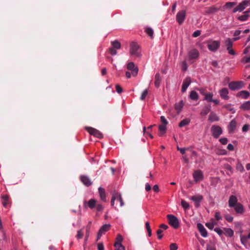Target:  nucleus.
<instances>
[{
	"label": "nucleus",
	"instance_id": "1a4fd4ad",
	"mask_svg": "<svg viewBox=\"0 0 250 250\" xmlns=\"http://www.w3.org/2000/svg\"><path fill=\"white\" fill-rule=\"evenodd\" d=\"M211 131L213 136L216 138L222 133L221 128L219 126L215 125L212 126Z\"/></svg>",
	"mask_w": 250,
	"mask_h": 250
},
{
	"label": "nucleus",
	"instance_id": "b1692460",
	"mask_svg": "<svg viewBox=\"0 0 250 250\" xmlns=\"http://www.w3.org/2000/svg\"><path fill=\"white\" fill-rule=\"evenodd\" d=\"M219 118L215 113L211 112L208 116V120L211 122L219 121Z\"/></svg>",
	"mask_w": 250,
	"mask_h": 250
},
{
	"label": "nucleus",
	"instance_id": "c9c22d12",
	"mask_svg": "<svg viewBox=\"0 0 250 250\" xmlns=\"http://www.w3.org/2000/svg\"><path fill=\"white\" fill-rule=\"evenodd\" d=\"M148 94V89H146L144 90L141 94V96L140 97L141 100L142 101L146 99V96H147Z\"/></svg>",
	"mask_w": 250,
	"mask_h": 250
},
{
	"label": "nucleus",
	"instance_id": "f8f14e48",
	"mask_svg": "<svg viewBox=\"0 0 250 250\" xmlns=\"http://www.w3.org/2000/svg\"><path fill=\"white\" fill-rule=\"evenodd\" d=\"M186 12L185 10H182L178 12L176 15V21L181 24L184 22L186 17Z\"/></svg>",
	"mask_w": 250,
	"mask_h": 250
},
{
	"label": "nucleus",
	"instance_id": "0e129e2a",
	"mask_svg": "<svg viewBox=\"0 0 250 250\" xmlns=\"http://www.w3.org/2000/svg\"><path fill=\"white\" fill-rule=\"evenodd\" d=\"M198 90L200 91V93L202 95H204V96H205V95L207 94V93H206L205 89L201 88V89H198Z\"/></svg>",
	"mask_w": 250,
	"mask_h": 250
},
{
	"label": "nucleus",
	"instance_id": "473e14b6",
	"mask_svg": "<svg viewBox=\"0 0 250 250\" xmlns=\"http://www.w3.org/2000/svg\"><path fill=\"white\" fill-rule=\"evenodd\" d=\"M213 94L212 93H208L205 95L204 100L207 101L208 102H211L213 101Z\"/></svg>",
	"mask_w": 250,
	"mask_h": 250
},
{
	"label": "nucleus",
	"instance_id": "f3484780",
	"mask_svg": "<svg viewBox=\"0 0 250 250\" xmlns=\"http://www.w3.org/2000/svg\"><path fill=\"white\" fill-rule=\"evenodd\" d=\"M229 206L230 208L234 207L238 204L237 197L234 195H231L229 200Z\"/></svg>",
	"mask_w": 250,
	"mask_h": 250
},
{
	"label": "nucleus",
	"instance_id": "6e6d98bb",
	"mask_svg": "<svg viewBox=\"0 0 250 250\" xmlns=\"http://www.w3.org/2000/svg\"><path fill=\"white\" fill-rule=\"evenodd\" d=\"M235 125H236L235 122L234 121H231V122L230 123V125H229L230 128H231V129H233L235 128Z\"/></svg>",
	"mask_w": 250,
	"mask_h": 250
},
{
	"label": "nucleus",
	"instance_id": "4be33fe9",
	"mask_svg": "<svg viewBox=\"0 0 250 250\" xmlns=\"http://www.w3.org/2000/svg\"><path fill=\"white\" fill-rule=\"evenodd\" d=\"M81 181L86 186H89L91 185L92 183L89 178L85 176H81Z\"/></svg>",
	"mask_w": 250,
	"mask_h": 250
},
{
	"label": "nucleus",
	"instance_id": "774afa93",
	"mask_svg": "<svg viewBox=\"0 0 250 250\" xmlns=\"http://www.w3.org/2000/svg\"><path fill=\"white\" fill-rule=\"evenodd\" d=\"M153 189L155 192H158L159 191V187L157 185H155L153 187Z\"/></svg>",
	"mask_w": 250,
	"mask_h": 250
},
{
	"label": "nucleus",
	"instance_id": "423d86ee",
	"mask_svg": "<svg viewBox=\"0 0 250 250\" xmlns=\"http://www.w3.org/2000/svg\"><path fill=\"white\" fill-rule=\"evenodd\" d=\"M243 85V83L241 81L232 82L229 84V87L232 90H235L242 88Z\"/></svg>",
	"mask_w": 250,
	"mask_h": 250
},
{
	"label": "nucleus",
	"instance_id": "0eeeda50",
	"mask_svg": "<svg viewBox=\"0 0 250 250\" xmlns=\"http://www.w3.org/2000/svg\"><path fill=\"white\" fill-rule=\"evenodd\" d=\"M85 129L90 135H93L98 138H101L103 137L102 133L95 128L91 127H86Z\"/></svg>",
	"mask_w": 250,
	"mask_h": 250
},
{
	"label": "nucleus",
	"instance_id": "393cba45",
	"mask_svg": "<svg viewBox=\"0 0 250 250\" xmlns=\"http://www.w3.org/2000/svg\"><path fill=\"white\" fill-rule=\"evenodd\" d=\"M98 190H99V193L100 194L101 199L102 201L105 202L106 201V196H105V194L104 189L103 188L100 187L99 188Z\"/></svg>",
	"mask_w": 250,
	"mask_h": 250
},
{
	"label": "nucleus",
	"instance_id": "7c9ffc66",
	"mask_svg": "<svg viewBox=\"0 0 250 250\" xmlns=\"http://www.w3.org/2000/svg\"><path fill=\"white\" fill-rule=\"evenodd\" d=\"M237 3L236 2H227L224 6V8L230 9L235 6Z\"/></svg>",
	"mask_w": 250,
	"mask_h": 250
},
{
	"label": "nucleus",
	"instance_id": "c85d7f7f",
	"mask_svg": "<svg viewBox=\"0 0 250 250\" xmlns=\"http://www.w3.org/2000/svg\"><path fill=\"white\" fill-rule=\"evenodd\" d=\"M241 108L244 110L250 109V101H247L243 103L240 106Z\"/></svg>",
	"mask_w": 250,
	"mask_h": 250
},
{
	"label": "nucleus",
	"instance_id": "2f4dec72",
	"mask_svg": "<svg viewBox=\"0 0 250 250\" xmlns=\"http://www.w3.org/2000/svg\"><path fill=\"white\" fill-rule=\"evenodd\" d=\"M189 123L190 120L189 119H185L181 121V122L179 123V126L181 127L186 126L188 125Z\"/></svg>",
	"mask_w": 250,
	"mask_h": 250
},
{
	"label": "nucleus",
	"instance_id": "79ce46f5",
	"mask_svg": "<svg viewBox=\"0 0 250 250\" xmlns=\"http://www.w3.org/2000/svg\"><path fill=\"white\" fill-rule=\"evenodd\" d=\"M146 227L147 229L148 236H150L151 235V229H150L149 222H147L146 223Z\"/></svg>",
	"mask_w": 250,
	"mask_h": 250
},
{
	"label": "nucleus",
	"instance_id": "680f3d73",
	"mask_svg": "<svg viewBox=\"0 0 250 250\" xmlns=\"http://www.w3.org/2000/svg\"><path fill=\"white\" fill-rule=\"evenodd\" d=\"M189 150V148H180V151L182 154H184L186 150Z\"/></svg>",
	"mask_w": 250,
	"mask_h": 250
},
{
	"label": "nucleus",
	"instance_id": "3c124183",
	"mask_svg": "<svg viewBox=\"0 0 250 250\" xmlns=\"http://www.w3.org/2000/svg\"><path fill=\"white\" fill-rule=\"evenodd\" d=\"M206 226L207 228H208L210 229H212L214 228V226L210 222H208L206 224Z\"/></svg>",
	"mask_w": 250,
	"mask_h": 250
},
{
	"label": "nucleus",
	"instance_id": "09e8293b",
	"mask_svg": "<svg viewBox=\"0 0 250 250\" xmlns=\"http://www.w3.org/2000/svg\"><path fill=\"white\" fill-rule=\"evenodd\" d=\"M163 232V230L162 229H158L157 231V234L158 235V238L159 239H161L162 237H163V235H162V233Z\"/></svg>",
	"mask_w": 250,
	"mask_h": 250
},
{
	"label": "nucleus",
	"instance_id": "49530a36",
	"mask_svg": "<svg viewBox=\"0 0 250 250\" xmlns=\"http://www.w3.org/2000/svg\"><path fill=\"white\" fill-rule=\"evenodd\" d=\"M215 217L217 220H220L222 218L220 213L218 211L215 212Z\"/></svg>",
	"mask_w": 250,
	"mask_h": 250
},
{
	"label": "nucleus",
	"instance_id": "7ed1b4c3",
	"mask_svg": "<svg viewBox=\"0 0 250 250\" xmlns=\"http://www.w3.org/2000/svg\"><path fill=\"white\" fill-rule=\"evenodd\" d=\"M250 0H244L239 3L233 10V13L243 11L247 6L249 5Z\"/></svg>",
	"mask_w": 250,
	"mask_h": 250
},
{
	"label": "nucleus",
	"instance_id": "8fccbe9b",
	"mask_svg": "<svg viewBox=\"0 0 250 250\" xmlns=\"http://www.w3.org/2000/svg\"><path fill=\"white\" fill-rule=\"evenodd\" d=\"M178 247L175 243H172L170 245V250H177Z\"/></svg>",
	"mask_w": 250,
	"mask_h": 250
},
{
	"label": "nucleus",
	"instance_id": "ddd939ff",
	"mask_svg": "<svg viewBox=\"0 0 250 250\" xmlns=\"http://www.w3.org/2000/svg\"><path fill=\"white\" fill-rule=\"evenodd\" d=\"M127 68L132 71L131 74L133 76L135 77L137 76L138 72V68L135 66V64L133 62H129L127 64Z\"/></svg>",
	"mask_w": 250,
	"mask_h": 250
},
{
	"label": "nucleus",
	"instance_id": "e433bc0d",
	"mask_svg": "<svg viewBox=\"0 0 250 250\" xmlns=\"http://www.w3.org/2000/svg\"><path fill=\"white\" fill-rule=\"evenodd\" d=\"M248 239H249V238L248 237V236H246L243 235H241L240 236L241 242L244 245H245L246 244V243L247 242Z\"/></svg>",
	"mask_w": 250,
	"mask_h": 250
},
{
	"label": "nucleus",
	"instance_id": "37998d69",
	"mask_svg": "<svg viewBox=\"0 0 250 250\" xmlns=\"http://www.w3.org/2000/svg\"><path fill=\"white\" fill-rule=\"evenodd\" d=\"M182 69L183 71H186L187 69L188 66L186 61H183L181 63Z\"/></svg>",
	"mask_w": 250,
	"mask_h": 250
},
{
	"label": "nucleus",
	"instance_id": "13d9d810",
	"mask_svg": "<svg viewBox=\"0 0 250 250\" xmlns=\"http://www.w3.org/2000/svg\"><path fill=\"white\" fill-rule=\"evenodd\" d=\"M83 233L82 231V230H80L78 231V233H77V237L78 238H82L83 237Z\"/></svg>",
	"mask_w": 250,
	"mask_h": 250
},
{
	"label": "nucleus",
	"instance_id": "a878e982",
	"mask_svg": "<svg viewBox=\"0 0 250 250\" xmlns=\"http://www.w3.org/2000/svg\"><path fill=\"white\" fill-rule=\"evenodd\" d=\"M184 105V103L183 101H180L178 103H176L175 105V109L179 113L182 110Z\"/></svg>",
	"mask_w": 250,
	"mask_h": 250
},
{
	"label": "nucleus",
	"instance_id": "c756f323",
	"mask_svg": "<svg viewBox=\"0 0 250 250\" xmlns=\"http://www.w3.org/2000/svg\"><path fill=\"white\" fill-rule=\"evenodd\" d=\"M189 98L192 100H197L199 98V96L196 92L192 91L189 94Z\"/></svg>",
	"mask_w": 250,
	"mask_h": 250
},
{
	"label": "nucleus",
	"instance_id": "a211bd4d",
	"mask_svg": "<svg viewBox=\"0 0 250 250\" xmlns=\"http://www.w3.org/2000/svg\"><path fill=\"white\" fill-rule=\"evenodd\" d=\"M191 83V80L190 78H186L183 81L182 86V92L184 93L186 92L187 89Z\"/></svg>",
	"mask_w": 250,
	"mask_h": 250
},
{
	"label": "nucleus",
	"instance_id": "cd10ccee",
	"mask_svg": "<svg viewBox=\"0 0 250 250\" xmlns=\"http://www.w3.org/2000/svg\"><path fill=\"white\" fill-rule=\"evenodd\" d=\"M161 81V77L159 74L157 73L155 75V82L154 84L156 87H159L160 85V83Z\"/></svg>",
	"mask_w": 250,
	"mask_h": 250
},
{
	"label": "nucleus",
	"instance_id": "4c0bfd02",
	"mask_svg": "<svg viewBox=\"0 0 250 250\" xmlns=\"http://www.w3.org/2000/svg\"><path fill=\"white\" fill-rule=\"evenodd\" d=\"M146 33L149 35L151 38H153V30L151 28H146L145 29Z\"/></svg>",
	"mask_w": 250,
	"mask_h": 250
},
{
	"label": "nucleus",
	"instance_id": "9b49d317",
	"mask_svg": "<svg viewBox=\"0 0 250 250\" xmlns=\"http://www.w3.org/2000/svg\"><path fill=\"white\" fill-rule=\"evenodd\" d=\"M193 177L196 182L201 181L204 179V175L202 171L197 170L193 173Z\"/></svg>",
	"mask_w": 250,
	"mask_h": 250
},
{
	"label": "nucleus",
	"instance_id": "a19ab883",
	"mask_svg": "<svg viewBox=\"0 0 250 250\" xmlns=\"http://www.w3.org/2000/svg\"><path fill=\"white\" fill-rule=\"evenodd\" d=\"M249 15L247 14H244L238 17V19L240 21H245L247 20Z\"/></svg>",
	"mask_w": 250,
	"mask_h": 250
},
{
	"label": "nucleus",
	"instance_id": "4468645a",
	"mask_svg": "<svg viewBox=\"0 0 250 250\" xmlns=\"http://www.w3.org/2000/svg\"><path fill=\"white\" fill-rule=\"evenodd\" d=\"M110 228V224H105L103 225L100 229L97 235V239H99L101 236L104 234L106 231H108Z\"/></svg>",
	"mask_w": 250,
	"mask_h": 250
},
{
	"label": "nucleus",
	"instance_id": "20e7f679",
	"mask_svg": "<svg viewBox=\"0 0 250 250\" xmlns=\"http://www.w3.org/2000/svg\"><path fill=\"white\" fill-rule=\"evenodd\" d=\"M167 218L168 223L174 229H177L179 227V222L178 218L173 215L168 214L167 215Z\"/></svg>",
	"mask_w": 250,
	"mask_h": 250
},
{
	"label": "nucleus",
	"instance_id": "5fc2aeb1",
	"mask_svg": "<svg viewBox=\"0 0 250 250\" xmlns=\"http://www.w3.org/2000/svg\"><path fill=\"white\" fill-rule=\"evenodd\" d=\"M220 142H221V144H222L223 145H226L228 143V140L227 138H221L220 140H219Z\"/></svg>",
	"mask_w": 250,
	"mask_h": 250
},
{
	"label": "nucleus",
	"instance_id": "052dcab7",
	"mask_svg": "<svg viewBox=\"0 0 250 250\" xmlns=\"http://www.w3.org/2000/svg\"><path fill=\"white\" fill-rule=\"evenodd\" d=\"M214 231L219 235H221L223 233V231L219 228H215Z\"/></svg>",
	"mask_w": 250,
	"mask_h": 250
},
{
	"label": "nucleus",
	"instance_id": "412c9836",
	"mask_svg": "<svg viewBox=\"0 0 250 250\" xmlns=\"http://www.w3.org/2000/svg\"><path fill=\"white\" fill-rule=\"evenodd\" d=\"M233 208H234L235 212L237 213L242 214L244 212V208H243V205L239 203L236 204V206H234Z\"/></svg>",
	"mask_w": 250,
	"mask_h": 250
},
{
	"label": "nucleus",
	"instance_id": "bf43d9fd",
	"mask_svg": "<svg viewBox=\"0 0 250 250\" xmlns=\"http://www.w3.org/2000/svg\"><path fill=\"white\" fill-rule=\"evenodd\" d=\"M201 34V32L199 30H197L195 31L193 34V36L194 37H197Z\"/></svg>",
	"mask_w": 250,
	"mask_h": 250
},
{
	"label": "nucleus",
	"instance_id": "603ef678",
	"mask_svg": "<svg viewBox=\"0 0 250 250\" xmlns=\"http://www.w3.org/2000/svg\"><path fill=\"white\" fill-rule=\"evenodd\" d=\"M161 121L162 122L163 125H167L168 123L165 117L163 116L161 117Z\"/></svg>",
	"mask_w": 250,
	"mask_h": 250
},
{
	"label": "nucleus",
	"instance_id": "dca6fc26",
	"mask_svg": "<svg viewBox=\"0 0 250 250\" xmlns=\"http://www.w3.org/2000/svg\"><path fill=\"white\" fill-rule=\"evenodd\" d=\"M97 203V201L96 200L91 199L88 202H84V206L86 207L87 205L90 209H93L95 208Z\"/></svg>",
	"mask_w": 250,
	"mask_h": 250
},
{
	"label": "nucleus",
	"instance_id": "c03bdc74",
	"mask_svg": "<svg viewBox=\"0 0 250 250\" xmlns=\"http://www.w3.org/2000/svg\"><path fill=\"white\" fill-rule=\"evenodd\" d=\"M95 208L97 211H101L103 210L104 207L101 204L97 203Z\"/></svg>",
	"mask_w": 250,
	"mask_h": 250
},
{
	"label": "nucleus",
	"instance_id": "de8ad7c7",
	"mask_svg": "<svg viewBox=\"0 0 250 250\" xmlns=\"http://www.w3.org/2000/svg\"><path fill=\"white\" fill-rule=\"evenodd\" d=\"M123 240V238L122 236L121 235L118 234L117 235V238H116V242L115 243H121L122 241Z\"/></svg>",
	"mask_w": 250,
	"mask_h": 250
},
{
	"label": "nucleus",
	"instance_id": "6ab92c4d",
	"mask_svg": "<svg viewBox=\"0 0 250 250\" xmlns=\"http://www.w3.org/2000/svg\"><path fill=\"white\" fill-rule=\"evenodd\" d=\"M220 95L222 98L224 100H228L229 97L228 96L229 90L226 88H223L219 91Z\"/></svg>",
	"mask_w": 250,
	"mask_h": 250
},
{
	"label": "nucleus",
	"instance_id": "39448f33",
	"mask_svg": "<svg viewBox=\"0 0 250 250\" xmlns=\"http://www.w3.org/2000/svg\"><path fill=\"white\" fill-rule=\"evenodd\" d=\"M115 201H117L120 202V207H123L124 205V203L121 195L119 193H114L112 195L111 201V204L112 206H114Z\"/></svg>",
	"mask_w": 250,
	"mask_h": 250
},
{
	"label": "nucleus",
	"instance_id": "e2e57ef3",
	"mask_svg": "<svg viewBox=\"0 0 250 250\" xmlns=\"http://www.w3.org/2000/svg\"><path fill=\"white\" fill-rule=\"evenodd\" d=\"M98 250H104V247L103 244L99 243L98 245Z\"/></svg>",
	"mask_w": 250,
	"mask_h": 250
},
{
	"label": "nucleus",
	"instance_id": "a18cd8bd",
	"mask_svg": "<svg viewBox=\"0 0 250 250\" xmlns=\"http://www.w3.org/2000/svg\"><path fill=\"white\" fill-rule=\"evenodd\" d=\"M225 218L228 221L230 222H232L233 219V217L230 215L229 214L225 215Z\"/></svg>",
	"mask_w": 250,
	"mask_h": 250
},
{
	"label": "nucleus",
	"instance_id": "5701e85b",
	"mask_svg": "<svg viewBox=\"0 0 250 250\" xmlns=\"http://www.w3.org/2000/svg\"><path fill=\"white\" fill-rule=\"evenodd\" d=\"M237 95L238 97L246 99L250 96V93L247 91L243 90L238 92Z\"/></svg>",
	"mask_w": 250,
	"mask_h": 250
},
{
	"label": "nucleus",
	"instance_id": "338daca9",
	"mask_svg": "<svg viewBox=\"0 0 250 250\" xmlns=\"http://www.w3.org/2000/svg\"><path fill=\"white\" fill-rule=\"evenodd\" d=\"M207 250H215L214 247L211 245H207Z\"/></svg>",
	"mask_w": 250,
	"mask_h": 250
},
{
	"label": "nucleus",
	"instance_id": "6e6552de",
	"mask_svg": "<svg viewBox=\"0 0 250 250\" xmlns=\"http://www.w3.org/2000/svg\"><path fill=\"white\" fill-rule=\"evenodd\" d=\"M199 55V51L195 49H191L188 52L187 59L188 61H192L198 58Z\"/></svg>",
	"mask_w": 250,
	"mask_h": 250
},
{
	"label": "nucleus",
	"instance_id": "f257e3e1",
	"mask_svg": "<svg viewBox=\"0 0 250 250\" xmlns=\"http://www.w3.org/2000/svg\"><path fill=\"white\" fill-rule=\"evenodd\" d=\"M129 53L132 57L140 58L141 51L139 45L135 42H132L130 44Z\"/></svg>",
	"mask_w": 250,
	"mask_h": 250
},
{
	"label": "nucleus",
	"instance_id": "2eb2a0df",
	"mask_svg": "<svg viewBox=\"0 0 250 250\" xmlns=\"http://www.w3.org/2000/svg\"><path fill=\"white\" fill-rule=\"evenodd\" d=\"M197 227L201 235L203 237H207L208 236V232L204 226L201 223H198Z\"/></svg>",
	"mask_w": 250,
	"mask_h": 250
},
{
	"label": "nucleus",
	"instance_id": "aec40b11",
	"mask_svg": "<svg viewBox=\"0 0 250 250\" xmlns=\"http://www.w3.org/2000/svg\"><path fill=\"white\" fill-rule=\"evenodd\" d=\"M202 199L203 196L200 195H196L191 197V200L195 203L196 207H199V204Z\"/></svg>",
	"mask_w": 250,
	"mask_h": 250
},
{
	"label": "nucleus",
	"instance_id": "72a5a7b5",
	"mask_svg": "<svg viewBox=\"0 0 250 250\" xmlns=\"http://www.w3.org/2000/svg\"><path fill=\"white\" fill-rule=\"evenodd\" d=\"M114 247L115 250H125V248L120 243H115Z\"/></svg>",
	"mask_w": 250,
	"mask_h": 250
},
{
	"label": "nucleus",
	"instance_id": "864d4df0",
	"mask_svg": "<svg viewBox=\"0 0 250 250\" xmlns=\"http://www.w3.org/2000/svg\"><path fill=\"white\" fill-rule=\"evenodd\" d=\"M116 49H115L113 47L109 49V52L112 55H115L117 54V51L116 50Z\"/></svg>",
	"mask_w": 250,
	"mask_h": 250
},
{
	"label": "nucleus",
	"instance_id": "69168bd1",
	"mask_svg": "<svg viewBox=\"0 0 250 250\" xmlns=\"http://www.w3.org/2000/svg\"><path fill=\"white\" fill-rule=\"evenodd\" d=\"M145 189L146 191H149L151 189V186L148 183L146 184Z\"/></svg>",
	"mask_w": 250,
	"mask_h": 250
},
{
	"label": "nucleus",
	"instance_id": "58836bf2",
	"mask_svg": "<svg viewBox=\"0 0 250 250\" xmlns=\"http://www.w3.org/2000/svg\"><path fill=\"white\" fill-rule=\"evenodd\" d=\"M113 48L115 49H119L121 47V44L118 41H114L112 42Z\"/></svg>",
	"mask_w": 250,
	"mask_h": 250
},
{
	"label": "nucleus",
	"instance_id": "bb28decb",
	"mask_svg": "<svg viewBox=\"0 0 250 250\" xmlns=\"http://www.w3.org/2000/svg\"><path fill=\"white\" fill-rule=\"evenodd\" d=\"M167 130V125H161L159 126V135L162 136L165 133Z\"/></svg>",
	"mask_w": 250,
	"mask_h": 250
},
{
	"label": "nucleus",
	"instance_id": "9d476101",
	"mask_svg": "<svg viewBox=\"0 0 250 250\" xmlns=\"http://www.w3.org/2000/svg\"><path fill=\"white\" fill-rule=\"evenodd\" d=\"M225 43L227 46L229 53L232 55H235V52L232 48L233 41L230 39L228 38L225 40Z\"/></svg>",
	"mask_w": 250,
	"mask_h": 250
},
{
	"label": "nucleus",
	"instance_id": "f03ea898",
	"mask_svg": "<svg viewBox=\"0 0 250 250\" xmlns=\"http://www.w3.org/2000/svg\"><path fill=\"white\" fill-rule=\"evenodd\" d=\"M220 45V42L219 41L210 40L207 42L208 48L212 52L216 51Z\"/></svg>",
	"mask_w": 250,
	"mask_h": 250
},
{
	"label": "nucleus",
	"instance_id": "4d7b16f0",
	"mask_svg": "<svg viewBox=\"0 0 250 250\" xmlns=\"http://www.w3.org/2000/svg\"><path fill=\"white\" fill-rule=\"evenodd\" d=\"M116 89L118 93H121L123 91L122 88L119 85H116Z\"/></svg>",
	"mask_w": 250,
	"mask_h": 250
},
{
	"label": "nucleus",
	"instance_id": "ea45409f",
	"mask_svg": "<svg viewBox=\"0 0 250 250\" xmlns=\"http://www.w3.org/2000/svg\"><path fill=\"white\" fill-rule=\"evenodd\" d=\"M181 205L185 209L187 210L189 208V206L188 203L184 200L181 201Z\"/></svg>",
	"mask_w": 250,
	"mask_h": 250
},
{
	"label": "nucleus",
	"instance_id": "f704fd0d",
	"mask_svg": "<svg viewBox=\"0 0 250 250\" xmlns=\"http://www.w3.org/2000/svg\"><path fill=\"white\" fill-rule=\"evenodd\" d=\"M225 234L227 236L231 237L233 235L234 232L232 229H231L228 228V229H225Z\"/></svg>",
	"mask_w": 250,
	"mask_h": 250
}]
</instances>
